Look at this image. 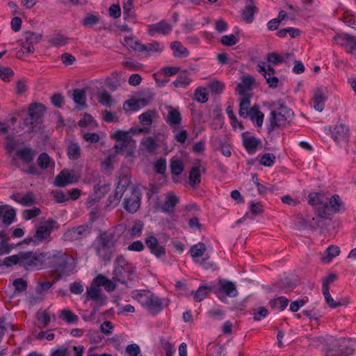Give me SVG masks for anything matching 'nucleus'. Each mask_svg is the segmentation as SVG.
<instances>
[{"label": "nucleus", "instance_id": "nucleus-1", "mask_svg": "<svg viewBox=\"0 0 356 356\" xmlns=\"http://www.w3.org/2000/svg\"><path fill=\"white\" fill-rule=\"evenodd\" d=\"M118 237L114 229L100 232L92 244L95 254L106 264L113 257V248L115 246Z\"/></svg>", "mask_w": 356, "mask_h": 356}, {"label": "nucleus", "instance_id": "nucleus-2", "mask_svg": "<svg viewBox=\"0 0 356 356\" xmlns=\"http://www.w3.org/2000/svg\"><path fill=\"white\" fill-rule=\"evenodd\" d=\"M132 298L136 299L143 307L147 309L152 315H156L161 312L165 306H167L168 301L161 299L149 291H132Z\"/></svg>", "mask_w": 356, "mask_h": 356}, {"label": "nucleus", "instance_id": "nucleus-3", "mask_svg": "<svg viewBox=\"0 0 356 356\" xmlns=\"http://www.w3.org/2000/svg\"><path fill=\"white\" fill-rule=\"evenodd\" d=\"M44 266L48 265L51 271L56 275V280L69 275L67 273L68 257L65 253L54 250L44 252Z\"/></svg>", "mask_w": 356, "mask_h": 356}, {"label": "nucleus", "instance_id": "nucleus-4", "mask_svg": "<svg viewBox=\"0 0 356 356\" xmlns=\"http://www.w3.org/2000/svg\"><path fill=\"white\" fill-rule=\"evenodd\" d=\"M277 110L271 111L269 118L270 124L267 126V131L270 134L275 128L284 127L291 120L293 112L291 109L278 102Z\"/></svg>", "mask_w": 356, "mask_h": 356}, {"label": "nucleus", "instance_id": "nucleus-5", "mask_svg": "<svg viewBox=\"0 0 356 356\" xmlns=\"http://www.w3.org/2000/svg\"><path fill=\"white\" fill-rule=\"evenodd\" d=\"M44 252H21V267L26 270L42 269L44 267Z\"/></svg>", "mask_w": 356, "mask_h": 356}, {"label": "nucleus", "instance_id": "nucleus-6", "mask_svg": "<svg viewBox=\"0 0 356 356\" xmlns=\"http://www.w3.org/2000/svg\"><path fill=\"white\" fill-rule=\"evenodd\" d=\"M127 192L129 193L126 194L123 201L124 209L129 213H134L140 207V191L131 183L127 187Z\"/></svg>", "mask_w": 356, "mask_h": 356}, {"label": "nucleus", "instance_id": "nucleus-7", "mask_svg": "<svg viewBox=\"0 0 356 356\" xmlns=\"http://www.w3.org/2000/svg\"><path fill=\"white\" fill-rule=\"evenodd\" d=\"M134 268L129 264L122 255H118L115 259L114 274L115 279L122 284L127 283V280H131V276L134 274Z\"/></svg>", "mask_w": 356, "mask_h": 356}, {"label": "nucleus", "instance_id": "nucleus-8", "mask_svg": "<svg viewBox=\"0 0 356 356\" xmlns=\"http://www.w3.org/2000/svg\"><path fill=\"white\" fill-rule=\"evenodd\" d=\"M131 184V176L127 174H121L119 176V181L116 186L115 193L108 198L106 207L111 208L115 207L120 202L124 193L127 192V187Z\"/></svg>", "mask_w": 356, "mask_h": 356}, {"label": "nucleus", "instance_id": "nucleus-9", "mask_svg": "<svg viewBox=\"0 0 356 356\" xmlns=\"http://www.w3.org/2000/svg\"><path fill=\"white\" fill-rule=\"evenodd\" d=\"M45 111V106L41 103L31 104L28 111L29 117L24 120V123L31 125L30 130L33 131L36 125L41 122Z\"/></svg>", "mask_w": 356, "mask_h": 356}, {"label": "nucleus", "instance_id": "nucleus-10", "mask_svg": "<svg viewBox=\"0 0 356 356\" xmlns=\"http://www.w3.org/2000/svg\"><path fill=\"white\" fill-rule=\"evenodd\" d=\"M92 232V227L85 224L68 229L63 235L65 241H75L88 237Z\"/></svg>", "mask_w": 356, "mask_h": 356}, {"label": "nucleus", "instance_id": "nucleus-11", "mask_svg": "<svg viewBox=\"0 0 356 356\" xmlns=\"http://www.w3.org/2000/svg\"><path fill=\"white\" fill-rule=\"evenodd\" d=\"M257 71L264 76L269 88H276L279 85V79L275 76V70L270 65H266L264 62L258 63Z\"/></svg>", "mask_w": 356, "mask_h": 356}, {"label": "nucleus", "instance_id": "nucleus-12", "mask_svg": "<svg viewBox=\"0 0 356 356\" xmlns=\"http://www.w3.org/2000/svg\"><path fill=\"white\" fill-rule=\"evenodd\" d=\"M257 71L264 76L269 88H276L279 85V79L275 76V70L270 65H266L264 62L258 63Z\"/></svg>", "mask_w": 356, "mask_h": 356}, {"label": "nucleus", "instance_id": "nucleus-13", "mask_svg": "<svg viewBox=\"0 0 356 356\" xmlns=\"http://www.w3.org/2000/svg\"><path fill=\"white\" fill-rule=\"evenodd\" d=\"M55 224L56 221L53 219L47 220L45 222V225L39 227L36 230L35 234L31 237L30 240H34V243L38 244L40 242L51 235Z\"/></svg>", "mask_w": 356, "mask_h": 356}, {"label": "nucleus", "instance_id": "nucleus-14", "mask_svg": "<svg viewBox=\"0 0 356 356\" xmlns=\"http://www.w3.org/2000/svg\"><path fill=\"white\" fill-rule=\"evenodd\" d=\"M77 181L73 170L65 168L56 176L54 184L58 187H65Z\"/></svg>", "mask_w": 356, "mask_h": 356}, {"label": "nucleus", "instance_id": "nucleus-15", "mask_svg": "<svg viewBox=\"0 0 356 356\" xmlns=\"http://www.w3.org/2000/svg\"><path fill=\"white\" fill-rule=\"evenodd\" d=\"M25 42L22 43V48L28 54H33L35 51L34 45L38 44L42 40V35L31 31L24 33Z\"/></svg>", "mask_w": 356, "mask_h": 356}, {"label": "nucleus", "instance_id": "nucleus-16", "mask_svg": "<svg viewBox=\"0 0 356 356\" xmlns=\"http://www.w3.org/2000/svg\"><path fill=\"white\" fill-rule=\"evenodd\" d=\"M172 31V25L165 20L149 24L147 26V32L149 35L153 36L155 33L167 35Z\"/></svg>", "mask_w": 356, "mask_h": 356}, {"label": "nucleus", "instance_id": "nucleus-17", "mask_svg": "<svg viewBox=\"0 0 356 356\" xmlns=\"http://www.w3.org/2000/svg\"><path fill=\"white\" fill-rule=\"evenodd\" d=\"M258 9L254 0H245V7L241 10V17L247 23H252L254 19V14Z\"/></svg>", "mask_w": 356, "mask_h": 356}, {"label": "nucleus", "instance_id": "nucleus-18", "mask_svg": "<svg viewBox=\"0 0 356 356\" xmlns=\"http://www.w3.org/2000/svg\"><path fill=\"white\" fill-rule=\"evenodd\" d=\"M348 128L343 124H337L332 131V138L337 143H346L348 139Z\"/></svg>", "mask_w": 356, "mask_h": 356}, {"label": "nucleus", "instance_id": "nucleus-19", "mask_svg": "<svg viewBox=\"0 0 356 356\" xmlns=\"http://www.w3.org/2000/svg\"><path fill=\"white\" fill-rule=\"evenodd\" d=\"M245 133L242 134L243 145L249 154H253L261 145V140L254 136H245Z\"/></svg>", "mask_w": 356, "mask_h": 356}, {"label": "nucleus", "instance_id": "nucleus-20", "mask_svg": "<svg viewBox=\"0 0 356 356\" xmlns=\"http://www.w3.org/2000/svg\"><path fill=\"white\" fill-rule=\"evenodd\" d=\"M167 108L168 113L165 118V122L170 127L177 128L181 122V113L177 109L170 106H168Z\"/></svg>", "mask_w": 356, "mask_h": 356}, {"label": "nucleus", "instance_id": "nucleus-21", "mask_svg": "<svg viewBox=\"0 0 356 356\" xmlns=\"http://www.w3.org/2000/svg\"><path fill=\"white\" fill-rule=\"evenodd\" d=\"M131 48L139 52H158L159 51V43L156 41H153L147 44H144L140 41L137 40L134 42V45H131Z\"/></svg>", "mask_w": 356, "mask_h": 356}, {"label": "nucleus", "instance_id": "nucleus-22", "mask_svg": "<svg viewBox=\"0 0 356 356\" xmlns=\"http://www.w3.org/2000/svg\"><path fill=\"white\" fill-rule=\"evenodd\" d=\"M326 99L327 97L325 95L323 89L321 88H317L314 91V95L313 97L314 108L316 111L321 112L324 108Z\"/></svg>", "mask_w": 356, "mask_h": 356}, {"label": "nucleus", "instance_id": "nucleus-23", "mask_svg": "<svg viewBox=\"0 0 356 356\" xmlns=\"http://www.w3.org/2000/svg\"><path fill=\"white\" fill-rule=\"evenodd\" d=\"M88 297L97 302V307H100L106 303L105 298L101 294V289L97 286L91 285L89 289H87L86 291Z\"/></svg>", "mask_w": 356, "mask_h": 356}, {"label": "nucleus", "instance_id": "nucleus-24", "mask_svg": "<svg viewBox=\"0 0 356 356\" xmlns=\"http://www.w3.org/2000/svg\"><path fill=\"white\" fill-rule=\"evenodd\" d=\"M219 282L220 284L218 289L219 292H224L229 297H236L238 295L236 288L233 282L225 280H220Z\"/></svg>", "mask_w": 356, "mask_h": 356}, {"label": "nucleus", "instance_id": "nucleus-25", "mask_svg": "<svg viewBox=\"0 0 356 356\" xmlns=\"http://www.w3.org/2000/svg\"><path fill=\"white\" fill-rule=\"evenodd\" d=\"M315 220V218H312V220H310L309 218H303L302 215H298L296 227L299 230L305 229L308 228L315 229L316 227L318 226L317 222H314Z\"/></svg>", "mask_w": 356, "mask_h": 356}, {"label": "nucleus", "instance_id": "nucleus-26", "mask_svg": "<svg viewBox=\"0 0 356 356\" xmlns=\"http://www.w3.org/2000/svg\"><path fill=\"white\" fill-rule=\"evenodd\" d=\"M179 197L172 193H167L166 200L162 205V211L168 213H172L175 206L179 203Z\"/></svg>", "mask_w": 356, "mask_h": 356}, {"label": "nucleus", "instance_id": "nucleus-27", "mask_svg": "<svg viewBox=\"0 0 356 356\" xmlns=\"http://www.w3.org/2000/svg\"><path fill=\"white\" fill-rule=\"evenodd\" d=\"M72 98L74 102L78 105L79 109H83L87 107L86 95L83 89H74L73 90Z\"/></svg>", "mask_w": 356, "mask_h": 356}, {"label": "nucleus", "instance_id": "nucleus-28", "mask_svg": "<svg viewBox=\"0 0 356 356\" xmlns=\"http://www.w3.org/2000/svg\"><path fill=\"white\" fill-rule=\"evenodd\" d=\"M16 155L19 156L22 161L27 164L31 163L35 156V152L30 147H24L16 152Z\"/></svg>", "mask_w": 356, "mask_h": 356}, {"label": "nucleus", "instance_id": "nucleus-29", "mask_svg": "<svg viewBox=\"0 0 356 356\" xmlns=\"http://www.w3.org/2000/svg\"><path fill=\"white\" fill-rule=\"evenodd\" d=\"M200 168L203 172H205V168L201 165L193 167L189 172V183L191 186H195L201 181Z\"/></svg>", "mask_w": 356, "mask_h": 356}, {"label": "nucleus", "instance_id": "nucleus-30", "mask_svg": "<svg viewBox=\"0 0 356 356\" xmlns=\"http://www.w3.org/2000/svg\"><path fill=\"white\" fill-rule=\"evenodd\" d=\"M248 117H250L252 122H256L257 127H261L262 126L264 115L260 111L258 105L255 104L250 109V115Z\"/></svg>", "mask_w": 356, "mask_h": 356}, {"label": "nucleus", "instance_id": "nucleus-31", "mask_svg": "<svg viewBox=\"0 0 356 356\" xmlns=\"http://www.w3.org/2000/svg\"><path fill=\"white\" fill-rule=\"evenodd\" d=\"M254 83V79L251 76H246L242 79V82L236 86V90L239 95H243L245 91L252 89V86Z\"/></svg>", "mask_w": 356, "mask_h": 356}, {"label": "nucleus", "instance_id": "nucleus-32", "mask_svg": "<svg viewBox=\"0 0 356 356\" xmlns=\"http://www.w3.org/2000/svg\"><path fill=\"white\" fill-rule=\"evenodd\" d=\"M250 97L245 96L241 99L238 114L243 118H247L250 115Z\"/></svg>", "mask_w": 356, "mask_h": 356}, {"label": "nucleus", "instance_id": "nucleus-33", "mask_svg": "<svg viewBox=\"0 0 356 356\" xmlns=\"http://www.w3.org/2000/svg\"><path fill=\"white\" fill-rule=\"evenodd\" d=\"M323 294L325 297V300L326 303L331 307V308H337L339 306L345 305L348 303V302H346L344 300H342L341 301L337 302L335 301L332 297L331 296L329 290L327 289V287H325V289H322Z\"/></svg>", "mask_w": 356, "mask_h": 356}, {"label": "nucleus", "instance_id": "nucleus-34", "mask_svg": "<svg viewBox=\"0 0 356 356\" xmlns=\"http://www.w3.org/2000/svg\"><path fill=\"white\" fill-rule=\"evenodd\" d=\"M81 148L78 143H71L67 149V154L70 160H77L81 156Z\"/></svg>", "mask_w": 356, "mask_h": 356}, {"label": "nucleus", "instance_id": "nucleus-35", "mask_svg": "<svg viewBox=\"0 0 356 356\" xmlns=\"http://www.w3.org/2000/svg\"><path fill=\"white\" fill-rule=\"evenodd\" d=\"M170 47L172 49L175 50L174 53L175 57H187L189 55L188 49L180 42L175 41L172 42Z\"/></svg>", "mask_w": 356, "mask_h": 356}, {"label": "nucleus", "instance_id": "nucleus-36", "mask_svg": "<svg viewBox=\"0 0 356 356\" xmlns=\"http://www.w3.org/2000/svg\"><path fill=\"white\" fill-rule=\"evenodd\" d=\"M172 178L175 180V176L179 175L184 170V165L179 159H172L170 164Z\"/></svg>", "mask_w": 356, "mask_h": 356}, {"label": "nucleus", "instance_id": "nucleus-37", "mask_svg": "<svg viewBox=\"0 0 356 356\" xmlns=\"http://www.w3.org/2000/svg\"><path fill=\"white\" fill-rule=\"evenodd\" d=\"M211 289L207 286H201L195 291H192L191 293L194 295V299L197 302H200L207 297Z\"/></svg>", "mask_w": 356, "mask_h": 356}, {"label": "nucleus", "instance_id": "nucleus-38", "mask_svg": "<svg viewBox=\"0 0 356 356\" xmlns=\"http://www.w3.org/2000/svg\"><path fill=\"white\" fill-rule=\"evenodd\" d=\"M329 204L331 209L335 213L344 210V204L339 195H332L330 200Z\"/></svg>", "mask_w": 356, "mask_h": 356}, {"label": "nucleus", "instance_id": "nucleus-39", "mask_svg": "<svg viewBox=\"0 0 356 356\" xmlns=\"http://www.w3.org/2000/svg\"><path fill=\"white\" fill-rule=\"evenodd\" d=\"M60 318L65 321L68 324L76 323L79 321L77 315L74 314L69 309H63L60 311Z\"/></svg>", "mask_w": 356, "mask_h": 356}, {"label": "nucleus", "instance_id": "nucleus-40", "mask_svg": "<svg viewBox=\"0 0 356 356\" xmlns=\"http://www.w3.org/2000/svg\"><path fill=\"white\" fill-rule=\"evenodd\" d=\"M325 253L327 256L322 257V261L325 263H330L333 258L339 254L340 249L338 246L330 245L326 249Z\"/></svg>", "mask_w": 356, "mask_h": 356}, {"label": "nucleus", "instance_id": "nucleus-41", "mask_svg": "<svg viewBox=\"0 0 356 356\" xmlns=\"http://www.w3.org/2000/svg\"><path fill=\"white\" fill-rule=\"evenodd\" d=\"M207 250L206 245L204 243L200 242L197 244L193 245L190 249V254L193 258L202 257Z\"/></svg>", "mask_w": 356, "mask_h": 356}, {"label": "nucleus", "instance_id": "nucleus-42", "mask_svg": "<svg viewBox=\"0 0 356 356\" xmlns=\"http://www.w3.org/2000/svg\"><path fill=\"white\" fill-rule=\"evenodd\" d=\"M289 304V300L283 296L271 300L269 305L272 309H280L284 310Z\"/></svg>", "mask_w": 356, "mask_h": 356}, {"label": "nucleus", "instance_id": "nucleus-43", "mask_svg": "<svg viewBox=\"0 0 356 356\" xmlns=\"http://www.w3.org/2000/svg\"><path fill=\"white\" fill-rule=\"evenodd\" d=\"M186 70L182 72L173 82V85L176 88L186 87L189 85L191 80L186 75Z\"/></svg>", "mask_w": 356, "mask_h": 356}, {"label": "nucleus", "instance_id": "nucleus-44", "mask_svg": "<svg viewBox=\"0 0 356 356\" xmlns=\"http://www.w3.org/2000/svg\"><path fill=\"white\" fill-rule=\"evenodd\" d=\"M51 162L54 164V161H52L50 156L46 152L41 153L37 161L38 165L42 170H46L49 166Z\"/></svg>", "mask_w": 356, "mask_h": 356}, {"label": "nucleus", "instance_id": "nucleus-45", "mask_svg": "<svg viewBox=\"0 0 356 356\" xmlns=\"http://www.w3.org/2000/svg\"><path fill=\"white\" fill-rule=\"evenodd\" d=\"M17 264H19L21 266V252L17 254L6 257L2 261V266H5L6 267H10Z\"/></svg>", "mask_w": 356, "mask_h": 356}, {"label": "nucleus", "instance_id": "nucleus-46", "mask_svg": "<svg viewBox=\"0 0 356 356\" xmlns=\"http://www.w3.org/2000/svg\"><path fill=\"white\" fill-rule=\"evenodd\" d=\"M208 88L213 94H220L225 89V84L218 80H213L209 83Z\"/></svg>", "mask_w": 356, "mask_h": 356}, {"label": "nucleus", "instance_id": "nucleus-47", "mask_svg": "<svg viewBox=\"0 0 356 356\" xmlns=\"http://www.w3.org/2000/svg\"><path fill=\"white\" fill-rule=\"evenodd\" d=\"M155 115L154 110H148L147 111L139 115L140 122L143 125L149 126L152 123V117Z\"/></svg>", "mask_w": 356, "mask_h": 356}, {"label": "nucleus", "instance_id": "nucleus-48", "mask_svg": "<svg viewBox=\"0 0 356 356\" xmlns=\"http://www.w3.org/2000/svg\"><path fill=\"white\" fill-rule=\"evenodd\" d=\"M114 138L116 139L117 141L125 143L129 145H131V143H135L133 140H131V136L129 135L127 132H124L121 130H118L115 133Z\"/></svg>", "mask_w": 356, "mask_h": 356}, {"label": "nucleus", "instance_id": "nucleus-49", "mask_svg": "<svg viewBox=\"0 0 356 356\" xmlns=\"http://www.w3.org/2000/svg\"><path fill=\"white\" fill-rule=\"evenodd\" d=\"M333 39L338 44L347 47L350 44V40H352V35L348 34L336 35Z\"/></svg>", "mask_w": 356, "mask_h": 356}, {"label": "nucleus", "instance_id": "nucleus-50", "mask_svg": "<svg viewBox=\"0 0 356 356\" xmlns=\"http://www.w3.org/2000/svg\"><path fill=\"white\" fill-rule=\"evenodd\" d=\"M68 38L64 37L63 35L56 34L49 40V43L55 47H60L67 44Z\"/></svg>", "mask_w": 356, "mask_h": 356}, {"label": "nucleus", "instance_id": "nucleus-51", "mask_svg": "<svg viewBox=\"0 0 356 356\" xmlns=\"http://www.w3.org/2000/svg\"><path fill=\"white\" fill-rule=\"evenodd\" d=\"M41 213V210L38 207H33L31 209H26L22 212V217L26 220H31L38 216H39Z\"/></svg>", "mask_w": 356, "mask_h": 356}, {"label": "nucleus", "instance_id": "nucleus-52", "mask_svg": "<svg viewBox=\"0 0 356 356\" xmlns=\"http://www.w3.org/2000/svg\"><path fill=\"white\" fill-rule=\"evenodd\" d=\"M174 138L177 142L179 143H184L188 138V134L186 129L178 130L177 127L173 130Z\"/></svg>", "mask_w": 356, "mask_h": 356}, {"label": "nucleus", "instance_id": "nucleus-53", "mask_svg": "<svg viewBox=\"0 0 356 356\" xmlns=\"http://www.w3.org/2000/svg\"><path fill=\"white\" fill-rule=\"evenodd\" d=\"M111 189L110 184H103V185H95L94 187L95 193L96 197L102 198L104 197Z\"/></svg>", "mask_w": 356, "mask_h": 356}, {"label": "nucleus", "instance_id": "nucleus-54", "mask_svg": "<svg viewBox=\"0 0 356 356\" xmlns=\"http://www.w3.org/2000/svg\"><path fill=\"white\" fill-rule=\"evenodd\" d=\"M10 238H6L0 241V255L9 254L13 249V244L8 243Z\"/></svg>", "mask_w": 356, "mask_h": 356}, {"label": "nucleus", "instance_id": "nucleus-55", "mask_svg": "<svg viewBox=\"0 0 356 356\" xmlns=\"http://www.w3.org/2000/svg\"><path fill=\"white\" fill-rule=\"evenodd\" d=\"M205 88H197L194 92L195 99L200 103H205L208 101V94L205 92Z\"/></svg>", "mask_w": 356, "mask_h": 356}, {"label": "nucleus", "instance_id": "nucleus-56", "mask_svg": "<svg viewBox=\"0 0 356 356\" xmlns=\"http://www.w3.org/2000/svg\"><path fill=\"white\" fill-rule=\"evenodd\" d=\"M13 76L14 72L10 67L0 66V77L3 81H10Z\"/></svg>", "mask_w": 356, "mask_h": 356}, {"label": "nucleus", "instance_id": "nucleus-57", "mask_svg": "<svg viewBox=\"0 0 356 356\" xmlns=\"http://www.w3.org/2000/svg\"><path fill=\"white\" fill-rule=\"evenodd\" d=\"M99 21V17L95 15H88L81 21L83 26L86 27L92 26L97 24Z\"/></svg>", "mask_w": 356, "mask_h": 356}, {"label": "nucleus", "instance_id": "nucleus-58", "mask_svg": "<svg viewBox=\"0 0 356 356\" xmlns=\"http://www.w3.org/2000/svg\"><path fill=\"white\" fill-rule=\"evenodd\" d=\"M15 216L16 211L14 209L10 208L7 209L4 212V215L3 216V222L7 225H10L15 220Z\"/></svg>", "mask_w": 356, "mask_h": 356}, {"label": "nucleus", "instance_id": "nucleus-59", "mask_svg": "<svg viewBox=\"0 0 356 356\" xmlns=\"http://www.w3.org/2000/svg\"><path fill=\"white\" fill-rule=\"evenodd\" d=\"M266 60L273 65H277L284 62V57L275 52L268 54Z\"/></svg>", "mask_w": 356, "mask_h": 356}, {"label": "nucleus", "instance_id": "nucleus-60", "mask_svg": "<svg viewBox=\"0 0 356 356\" xmlns=\"http://www.w3.org/2000/svg\"><path fill=\"white\" fill-rule=\"evenodd\" d=\"M238 42V38L234 34L223 35L220 39V42L225 46H233Z\"/></svg>", "mask_w": 356, "mask_h": 356}, {"label": "nucleus", "instance_id": "nucleus-61", "mask_svg": "<svg viewBox=\"0 0 356 356\" xmlns=\"http://www.w3.org/2000/svg\"><path fill=\"white\" fill-rule=\"evenodd\" d=\"M142 143L145 147V149L149 152H152L155 151L158 147V145L156 144L155 140L152 137H148L145 138L142 142Z\"/></svg>", "mask_w": 356, "mask_h": 356}, {"label": "nucleus", "instance_id": "nucleus-62", "mask_svg": "<svg viewBox=\"0 0 356 356\" xmlns=\"http://www.w3.org/2000/svg\"><path fill=\"white\" fill-rule=\"evenodd\" d=\"M98 99L99 102L104 106H110L113 102L111 95L106 91L101 92L98 96Z\"/></svg>", "mask_w": 356, "mask_h": 356}, {"label": "nucleus", "instance_id": "nucleus-63", "mask_svg": "<svg viewBox=\"0 0 356 356\" xmlns=\"http://www.w3.org/2000/svg\"><path fill=\"white\" fill-rule=\"evenodd\" d=\"M129 356H142L140 348L138 345L132 343L128 345L125 348Z\"/></svg>", "mask_w": 356, "mask_h": 356}, {"label": "nucleus", "instance_id": "nucleus-64", "mask_svg": "<svg viewBox=\"0 0 356 356\" xmlns=\"http://www.w3.org/2000/svg\"><path fill=\"white\" fill-rule=\"evenodd\" d=\"M71 354L69 348L65 346H62L58 349L53 350L50 356H70Z\"/></svg>", "mask_w": 356, "mask_h": 356}]
</instances>
